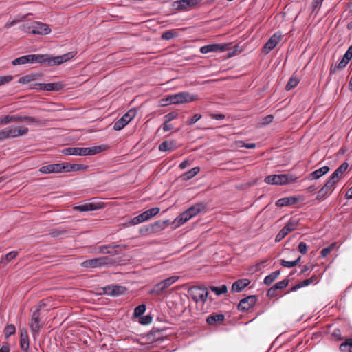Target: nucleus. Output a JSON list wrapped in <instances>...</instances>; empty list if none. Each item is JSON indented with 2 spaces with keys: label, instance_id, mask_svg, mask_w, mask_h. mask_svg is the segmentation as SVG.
I'll return each instance as SVG.
<instances>
[{
  "label": "nucleus",
  "instance_id": "nucleus-58",
  "mask_svg": "<svg viewBox=\"0 0 352 352\" xmlns=\"http://www.w3.org/2000/svg\"><path fill=\"white\" fill-rule=\"evenodd\" d=\"M298 250L302 254H306L307 251V244L305 242H300L298 245Z\"/></svg>",
  "mask_w": 352,
  "mask_h": 352
},
{
  "label": "nucleus",
  "instance_id": "nucleus-64",
  "mask_svg": "<svg viewBox=\"0 0 352 352\" xmlns=\"http://www.w3.org/2000/svg\"><path fill=\"white\" fill-rule=\"evenodd\" d=\"M324 0H314L312 7L314 9H316L321 6Z\"/></svg>",
  "mask_w": 352,
  "mask_h": 352
},
{
  "label": "nucleus",
  "instance_id": "nucleus-20",
  "mask_svg": "<svg viewBox=\"0 0 352 352\" xmlns=\"http://www.w3.org/2000/svg\"><path fill=\"white\" fill-rule=\"evenodd\" d=\"M101 208L102 204L100 202H89L75 206L74 209L80 212H88L97 210Z\"/></svg>",
  "mask_w": 352,
  "mask_h": 352
},
{
  "label": "nucleus",
  "instance_id": "nucleus-57",
  "mask_svg": "<svg viewBox=\"0 0 352 352\" xmlns=\"http://www.w3.org/2000/svg\"><path fill=\"white\" fill-rule=\"evenodd\" d=\"M12 122L11 116H5L0 118V125H6Z\"/></svg>",
  "mask_w": 352,
  "mask_h": 352
},
{
  "label": "nucleus",
  "instance_id": "nucleus-32",
  "mask_svg": "<svg viewBox=\"0 0 352 352\" xmlns=\"http://www.w3.org/2000/svg\"><path fill=\"white\" fill-rule=\"evenodd\" d=\"M225 319L223 314H214L208 316L206 319V322L208 324L212 325L217 322H223Z\"/></svg>",
  "mask_w": 352,
  "mask_h": 352
},
{
  "label": "nucleus",
  "instance_id": "nucleus-44",
  "mask_svg": "<svg viewBox=\"0 0 352 352\" xmlns=\"http://www.w3.org/2000/svg\"><path fill=\"white\" fill-rule=\"evenodd\" d=\"M298 82H299V81H298V80L296 77H292V78H290V79L289 80L287 84L286 85L285 89L287 91H289L292 89H293L295 87H296L297 85L298 84Z\"/></svg>",
  "mask_w": 352,
  "mask_h": 352
},
{
  "label": "nucleus",
  "instance_id": "nucleus-45",
  "mask_svg": "<svg viewBox=\"0 0 352 352\" xmlns=\"http://www.w3.org/2000/svg\"><path fill=\"white\" fill-rule=\"evenodd\" d=\"M18 254V252L12 251L6 254L1 259L2 263H7L14 258Z\"/></svg>",
  "mask_w": 352,
  "mask_h": 352
},
{
  "label": "nucleus",
  "instance_id": "nucleus-18",
  "mask_svg": "<svg viewBox=\"0 0 352 352\" xmlns=\"http://www.w3.org/2000/svg\"><path fill=\"white\" fill-rule=\"evenodd\" d=\"M226 49V46L225 45L218 44V43H212L207 45L202 46L199 51L201 54H208L209 52H224Z\"/></svg>",
  "mask_w": 352,
  "mask_h": 352
},
{
  "label": "nucleus",
  "instance_id": "nucleus-56",
  "mask_svg": "<svg viewBox=\"0 0 352 352\" xmlns=\"http://www.w3.org/2000/svg\"><path fill=\"white\" fill-rule=\"evenodd\" d=\"M162 101H164L166 102L165 104H175V94L168 95L166 96L165 99H163Z\"/></svg>",
  "mask_w": 352,
  "mask_h": 352
},
{
  "label": "nucleus",
  "instance_id": "nucleus-10",
  "mask_svg": "<svg viewBox=\"0 0 352 352\" xmlns=\"http://www.w3.org/2000/svg\"><path fill=\"white\" fill-rule=\"evenodd\" d=\"M64 85L60 82L36 83L33 89L50 91H58L63 89Z\"/></svg>",
  "mask_w": 352,
  "mask_h": 352
},
{
  "label": "nucleus",
  "instance_id": "nucleus-47",
  "mask_svg": "<svg viewBox=\"0 0 352 352\" xmlns=\"http://www.w3.org/2000/svg\"><path fill=\"white\" fill-rule=\"evenodd\" d=\"M289 284V280L287 279H284L281 281H279L276 283L275 285H274L272 287H274L276 290L278 289H282L285 288Z\"/></svg>",
  "mask_w": 352,
  "mask_h": 352
},
{
  "label": "nucleus",
  "instance_id": "nucleus-38",
  "mask_svg": "<svg viewBox=\"0 0 352 352\" xmlns=\"http://www.w3.org/2000/svg\"><path fill=\"white\" fill-rule=\"evenodd\" d=\"M342 352H352V339L346 340L340 346Z\"/></svg>",
  "mask_w": 352,
  "mask_h": 352
},
{
  "label": "nucleus",
  "instance_id": "nucleus-63",
  "mask_svg": "<svg viewBox=\"0 0 352 352\" xmlns=\"http://www.w3.org/2000/svg\"><path fill=\"white\" fill-rule=\"evenodd\" d=\"M168 123L169 122H165L162 126L163 131L165 132L170 131L173 129V125Z\"/></svg>",
  "mask_w": 352,
  "mask_h": 352
},
{
  "label": "nucleus",
  "instance_id": "nucleus-5",
  "mask_svg": "<svg viewBox=\"0 0 352 352\" xmlns=\"http://www.w3.org/2000/svg\"><path fill=\"white\" fill-rule=\"evenodd\" d=\"M110 260L108 256L97 257L82 261L80 263V266L88 269L100 268L109 264Z\"/></svg>",
  "mask_w": 352,
  "mask_h": 352
},
{
  "label": "nucleus",
  "instance_id": "nucleus-51",
  "mask_svg": "<svg viewBox=\"0 0 352 352\" xmlns=\"http://www.w3.org/2000/svg\"><path fill=\"white\" fill-rule=\"evenodd\" d=\"M176 36V33L172 30L166 31L162 34V38L165 40H169L174 38Z\"/></svg>",
  "mask_w": 352,
  "mask_h": 352
},
{
  "label": "nucleus",
  "instance_id": "nucleus-59",
  "mask_svg": "<svg viewBox=\"0 0 352 352\" xmlns=\"http://www.w3.org/2000/svg\"><path fill=\"white\" fill-rule=\"evenodd\" d=\"M151 322H152V317L148 315L145 316L140 319V323L142 324H148Z\"/></svg>",
  "mask_w": 352,
  "mask_h": 352
},
{
  "label": "nucleus",
  "instance_id": "nucleus-34",
  "mask_svg": "<svg viewBox=\"0 0 352 352\" xmlns=\"http://www.w3.org/2000/svg\"><path fill=\"white\" fill-rule=\"evenodd\" d=\"M166 226V221H158L154 223L151 224L150 228L153 229V232L154 234V233L158 232L164 230Z\"/></svg>",
  "mask_w": 352,
  "mask_h": 352
},
{
  "label": "nucleus",
  "instance_id": "nucleus-30",
  "mask_svg": "<svg viewBox=\"0 0 352 352\" xmlns=\"http://www.w3.org/2000/svg\"><path fill=\"white\" fill-rule=\"evenodd\" d=\"M192 219V215L189 214L186 210L179 214L175 219V222L177 226H182L188 221Z\"/></svg>",
  "mask_w": 352,
  "mask_h": 352
},
{
  "label": "nucleus",
  "instance_id": "nucleus-52",
  "mask_svg": "<svg viewBox=\"0 0 352 352\" xmlns=\"http://www.w3.org/2000/svg\"><path fill=\"white\" fill-rule=\"evenodd\" d=\"M178 116V113L175 111H173L170 113H168L165 116V122H170L174 119L177 118Z\"/></svg>",
  "mask_w": 352,
  "mask_h": 352
},
{
  "label": "nucleus",
  "instance_id": "nucleus-36",
  "mask_svg": "<svg viewBox=\"0 0 352 352\" xmlns=\"http://www.w3.org/2000/svg\"><path fill=\"white\" fill-rule=\"evenodd\" d=\"M178 279H179V276H173L168 277V278L162 280L160 283H162V287H164V288L166 290L170 285H172L176 281H177Z\"/></svg>",
  "mask_w": 352,
  "mask_h": 352
},
{
  "label": "nucleus",
  "instance_id": "nucleus-49",
  "mask_svg": "<svg viewBox=\"0 0 352 352\" xmlns=\"http://www.w3.org/2000/svg\"><path fill=\"white\" fill-rule=\"evenodd\" d=\"M335 246L336 243H332L329 246L323 248L320 252L322 257H326L331 252V251Z\"/></svg>",
  "mask_w": 352,
  "mask_h": 352
},
{
  "label": "nucleus",
  "instance_id": "nucleus-46",
  "mask_svg": "<svg viewBox=\"0 0 352 352\" xmlns=\"http://www.w3.org/2000/svg\"><path fill=\"white\" fill-rule=\"evenodd\" d=\"M349 62V60H345V58L342 57L341 60L336 66H335L334 68H331V72L334 73L336 72V69H340L345 67Z\"/></svg>",
  "mask_w": 352,
  "mask_h": 352
},
{
  "label": "nucleus",
  "instance_id": "nucleus-39",
  "mask_svg": "<svg viewBox=\"0 0 352 352\" xmlns=\"http://www.w3.org/2000/svg\"><path fill=\"white\" fill-rule=\"evenodd\" d=\"M210 289L212 292H214L217 296L226 294L228 292V289L226 285H222L220 287L212 286L210 287Z\"/></svg>",
  "mask_w": 352,
  "mask_h": 352
},
{
  "label": "nucleus",
  "instance_id": "nucleus-21",
  "mask_svg": "<svg viewBox=\"0 0 352 352\" xmlns=\"http://www.w3.org/2000/svg\"><path fill=\"white\" fill-rule=\"evenodd\" d=\"M348 164L346 162L342 163L331 175V177L329 178L333 182H335L336 184L338 182V181L340 179V178L342 177L344 173L347 170L348 168Z\"/></svg>",
  "mask_w": 352,
  "mask_h": 352
},
{
  "label": "nucleus",
  "instance_id": "nucleus-35",
  "mask_svg": "<svg viewBox=\"0 0 352 352\" xmlns=\"http://www.w3.org/2000/svg\"><path fill=\"white\" fill-rule=\"evenodd\" d=\"M165 291L164 287H162V283L160 282L155 284L153 287L148 292L149 294H153L155 296H160L163 294Z\"/></svg>",
  "mask_w": 352,
  "mask_h": 352
},
{
  "label": "nucleus",
  "instance_id": "nucleus-54",
  "mask_svg": "<svg viewBox=\"0 0 352 352\" xmlns=\"http://www.w3.org/2000/svg\"><path fill=\"white\" fill-rule=\"evenodd\" d=\"M142 222H144V221H143L142 219L141 218L140 214H139L138 216L135 217L134 218H133L129 222V225H130V226H135V225L140 224V223H141Z\"/></svg>",
  "mask_w": 352,
  "mask_h": 352
},
{
  "label": "nucleus",
  "instance_id": "nucleus-42",
  "mask_svg": "<svg viewBox=\"0 0 352 352\" xmlns=\"http://www.w3.org/2000/svg\"><path fill=\"white\" fill-rule=\"evenodd\" d=\"M145 311L146 305L144 304L140 305L135 308L133 315L135 317H140L144 314Z\"/></svg>",
  "mask_w": 352,
  "mask_h": 352
},
{
  "label": "nucleus",
  "instance_id": "nucleus-26",
  "mask_svg": "<svg viewBox=\"0 0 352 352\" xmlns=\"http://www.w3.org/2000/svg\"><path fill=\"white\" fill-rule=\"evenodd\" d=\"M330 168L327 166H322L315 171L312 172L308 176V179H318L322 177L323 175H326L329 171Z\"/></svg>",
  "mask_w": 352,
  "mask_h": 352
},
{
  "label": "nucleus",
  "instance_id": "nucleus-43",
  "mask_svg": "<svg viewBox=\"0 0 352 352\" xmlns=\"http://www.w3.org/2000/svg\"><path fill=\"white\" fill-rule=\"evenodd\" d=\"M16 329L14 324H10L6 327L3 333L6 338L15 333Z\"/></svg>",
  "mask_w": 352,
  "mask_h": 352
},
{
  "label": "nucleus",
  "instance_id": "nucleus-8",
  "mask_svg": "<svg viewBox=\"0 0 352 352\" xmlns=\"http://www.w3.org/2000/svg\"><path fill=\"white\" fill-rule=\"evenodd\" d=\"M202 0H178L173 3V9L177 10H189L201 3Z\"/></svg>",
  "mask_w": 352,
  "mask_h": 352
},
{
  "label": "nucleus",
  "instance_id": "nucleus-15",
  "mask_svg": "<svg viewBox=\"0 0 352 352\" xmlns=\"http://www.w3.org/2000/svg\"><path fill=\"white\" fill-rule=\"evenodd\" d=\"M30 327L33 334V336H36L38 334L41 328L38 309H36L35 311L33 312L32 315L31 321L30 322Z\"/></svg>",
  "mask_w": 352,
  "mask_h": 352
},
{
  "label": "nucleus",
  "instance_id": "nucleus-55",
  "mask_svg": "<svg viewBox=\"0 0 352 352\" xmlns=\"http://www.w3.org/2000/svg\"><path fill=\"white\" fill-rule=\"evenodd\" d=\"M201 118V115L199 113L195 114L191 118H190L188 121V124L189 125L194 124L197 122H198Z\"/></svg>",
  "mask_w": 352,
  "mask_h": 352
},
{
  "label": "nucleus",
  "instance_id": "nucleus-25",
  "mask_svg": "<svg viewBox=\"0 0 352 352\" xmlns=\"http://www.w3.org/2000/svg\"><path fill=\"white\" fill-rule=\"evenodd\" d=\"M280 35L274 34L271 38L265 43V53H268L270 50L274 49L279 43Z\"/></svg>",
  "mask_w": 352,
  "mask_h": 352
},
{
  "label": "nucleus",
  "instance_id": "nucleus-2",
  "mask_svg": "<svg viewBox=\"0 0 352 352\" xmlns=\"http://www.w3.org/2000/svg\"><path fill=\"white\" fill-rule=\"evenodd\" d=\"M21 29L26 33L33 34L46 35L51 32V29L47 25L37 21L23 23L21 25Z\"/></svg>",
  "mask_w": 352,
  "mask_h": 352
},
{
  "label": "nucleus",
  "instance_id": "nucleus-50",
  "mask_svg": "<svg viewBox=\"0 0 352 352\" xmlns=\"http://www.w3.org/2000/svg\"><path fill=\"white\" fill-rule=\"evenodd\" d=\"M13 79V76L10 75L1 76H0V86L6 85Z\"/></svg>",
  "mask_w": 352,
  "mask_h": 352
},
{
  "label": "nucleus",
  "instance_id": "nucleus-3",
  "mask_svg": "<svg viewBox=\"0 0 352 352\" xmlns=\"http://www.w3.org/2000/svg\"><path fill=\"white\" fill-rule=\"evenodd\" d=\"M75 56L74 52H71L60 56H50L48 54H42L43 60L41 65L47 66L58 65L63 63L67 62Z\"/></svg>",
  "mask_w": 352,
  "mask_h": 352
},
{
  "label": "nucleus",
  "instance_id": "nucleus-37",
  "mask_svg": "<svg viewBox=\"0 0 352 352\" xmlns=\"http://www.w3.org/2000/svg\"><path fill=\"white\" fill-rule=\"evenodd\" d=\"M36 79V75L35 74H28L24 76L21 77L19 79V82L22 85L28 84L32 81H34Z\"/></svg>",
  "mask_w": 352,
  "mask_h": 352
},
{
  "label": "nucleus",
  "instance_id": "nucleus-16",
  "mask_svg": "<svg viewBox=\"0 0 352 352\" xmlns=\"http://www.w3.org/2000/svg\"><path fill=\"white\" fill-rule=\"evenodd\" d=\"M10 138H14L19 136L26 135L28 132V129L26 126H8Z\"/></svg>",
  "mask_w": 352,
  "mask_h": 352
},
{
  "label": "nucleus",
  "instance_id": "nucleus-14",
  "mask_svg": "<svg viewBox=\"0 0 352 352\" xmlns=\"http://www.w3.org/2000/svg\"><path fill=\"white\" fill-rule=\"evenodd\" d=\"M335 184V182L329 179L324 186L318 191L316 199L318 201L324 200L327 195L333 192Z\"/></svg>",
  "mask_w": 352,
  "mask_h": 352
},
{
  "label": "nucleus",
  "instance_id": "nucleus-27",
  "mask_svg": "<svg viewBox=\"0 0 352 352\" xmlns=\"http://www.w3.org/2000/svg\"><path fill=\"white\" fill-rule=\"evenodd\" d=\"M297 201H298V199L295 197H283V198L278 199L276 202V206H277L278 207L291 206V205L296 204Z\"/></svg>",
  "mask_w": 352,
  "mask_h": 352
},
{
  "label": "nucleus",
  "instance_id": "nucleus-17",
  "mask_svg": "<svg viewBox=\"0 0 352 352\" xmlns=\"http://www.w3.org/2000/svg\"><path fill=\"white\" fill-rule=\"evenodd\" d=\"M256 302L254 296H249L248 297L241 299L238 305V309L240 311H247L250 309Z\"/></svg>",
  "mask_w": 352,
  "mask_h": 352
},
{
  "label": "nucleus",
  "instance_id": "nucleus-53",
  "mask_svg": "<svg viewBox=\"0 0 352 352\" xmlns=\"http://www.w3.org/2000/svg\"><path fill=\"white\" fill-rule=\"evenodd\" d=\"M10 138L9 131L8 127L0 130V141Z\"/></svg>",
  "mask_w": 352,
  "mask_h": 352
},
{
  "label": "nucleus",
  "instance_id": "nucleus-33",
  "mask_svg": "<svg viewBox=\"0 0 352 352\" xmlns=\"http://www.w3.org/2000/svg\"><path fill=\"white\" fill-rule=\"evenodd\" d=\"M120 245H102L98 247V252L100 254H113L115 253V251L113 250L116 248H118Z\"/></svg>",
  "mask_w": 352,
  "mask_h": 352
},
{
  "label": "nucleus",
  "instance_id": "nucleus-61",
  "mask_svg": "<svg viewBox=\"0 0 352 352\" xmlns=\"http://www.w3.org/2000/svg\"><path fill=\"white\" fill-rule=\"evenodd\" d=\"M150 227H151V224L145 226L144 228H141L140 232L142 234H144V233H147L148 234H153V229H151Z\"/></svg>",
  "mask_w": 352,
  "mask_h": 352
},
{
  "label": "nucleus",
  "instance_id": "nucleus-7",
  "mask_svg": "<svg viewBox=\"0 0 352 352\" xmlns=\"http://www.w3.org/2000/svg\"><path fill=\"white\" fill-rule=\"evenodd\" d=\"M135 115L136 111L135 109H130L114 123L113 129L116 131L122 130L131 120L135 118Z\"/></svg>",
  "mask_w": 352,
  "mask_h": 352
},
{
  "label": "nucleus",
  "instance_id": "nucleus-12",
  "mask_svg": "<svg viewBox=\"0 0 352 352\" xmlns=\"http://www.w3.org/2000/svg\"><path fill=\"white\" fill-rule=\"evenodd\" d=\"M298 226V222L296 220L289 221L285 226L278 233L276 236V241L278 242L285 237L290 232L296 229Z\"/></svg>",
  "mask_w": 352,
  "mask_h": 352
},
{
  "label": "nucleus",
  "instance_id": "nucleus-11",
  "mask_svg": "<svg viewBox=\"0 0 352 352\" xmlns=\"http://www.w3.org/2000/svg\"><path fill=\"white\" fill-rule=\"evenodd\" d=\"M287 175H272L265 177V183L275 185H283L291 182Z\"/></svg>",
  "mask_w": 352,
  "mask_h": 352
},
{
  "label": "nucleus",
  "instance_id": "nucleus-9",
  "mask_svg": "<svg viewBox=\"0 0 352 352\" xmlns=\"http://www.w3.org/2000/svg\"><path fill=\"white\" fill-rule=\"evenodd\" d=\"M175 104L192 102L199 100L198 95L192 94L187 91L179 92L175 94Z\"/></svg>",
  "mask_w": 352,
  "mask_h": 352
},
{
  "label": "nucleus",
  "instance_id": "nucleus-31",
  "mask_svg": "<svg viewBox=\"0 0 352 352\" xmlns=\"http://www.w3.org/2000/svg\"><path fill=\"white\" fill-rule=\"evenodd\" d=\"M205 209V206L203 204H197L190 208H189L186 211L189 212L190 215H192V218L197 214H198L199 212L203 211Z\"/></svg>",
  "mask_w": 352,
  "mask_h": 352
},
{
  "label": "nucleus",
  "instance_id": "nucleus-48",
  "mask_svg": "<svg viewBox=\"0 0 352 352\" xmlns=\"http://www.w3.org/2000/svg\"><path fill=\"white\" fill-rule=\"evenodd\" d=\"M160 209L159 208H152L151 209H148L146 211H144L148 217V218L150 219L153 217L155 216L160 212Z\"/></svg>",
  "mask_w": 352,
  "mask_h": 352
},
{
  "label": "nucleus",
  "instance_id": "nucleus-1",
  "mask_svg": "<svg viewBox=\"0 0 352 352\" xmlns=\"http://www.w3.org/2000/svg\"><path fill=\"white\" fill-rule=\"evenodd\" d=\"M109 148L106 144L95 146L93 147H67L62 150V153L65 155L87 156L94 155Z\"/></svg>",
  "mask_w": 352,
  "mask_h": 352
},
{
  "label": "nucleus",
  "instance_id": "nucleus-60",
  "mask_svg": "<svg viewBox=\"0 0 352 352\" xmlns=\"http://www.w3.org/2000/svg\"><path fill=\"white\" fill-rule=\"evenodd\" d=\"M343 58H345V60H350L352 58V45H351L344 55L343 56Z\"/></svg>",
  "mask_w": 352,
  "mask_h": 352
},
{
  "label": "nucleus",
  "instance_id": "nucleus-28",
  "mask_svg": "<svg viewBox=\"0 0 352 352\" xmlns=\"http://www.w3.org/2000/svg\"><path fill=\"white\" fill-rule=\"evenodd\" d=\"M20 344L23 351H28L29 349L28 335L26 330L21 331L20 338Z\"/></svg>",
  "mask_w": 352,
  "mask_h": 352
},
{
  "label": "nucleus",
  "instance_id": "nucleus-41",
  "mask_svg": "<svg viewBox=\"0 0 352 352\" xmlns=\"http://www.w3.org/2000/svg\"><path fill=\"white\" fill-rule=\"evenodd\" d=\"M301 257L299 256L297 259L293 261H287L285 260H282L280 263L283 267L291 268L298 265L299 261H300Z\"/></svg>",
  "mask_w": 352,
  "mask_h": 352
},
{
  "label": "nucleus",
  "instance_id": "nucleus-6",
  "mask_svg": "<svg viewBox=\"0 0 352 352\" xmlns=\"http://www.w3.org/2000/svg\"><path fill=\"white\" fill-rule=\"evenodd\" d=\"M42 54H29L16 58L12 61L13 65L38 63L41 64Z\"/></svg>",
  "mask_w": 352,
  "mask_h": 352
},
{
  "label": "nucleus",
  "instance_id": "nucleus-23",
  "mask_svg": "<svg viewBox=\"0 0 352 352\" xmlns=\"http://www.w3.org/2000/svg\"><path fill=\"white\" fill-rule=\"evenodd\" d=\"M250 283V281L248 278L239 279L232 284L231 290L232 292H240L244 289Z\"/></svg>",
  "mask_w": 352,
  "mask_h": 352
},
{
  "label": "nucleus",
  "instance_id": "nucleus-13",
  "mask_svg": "<svg viewBox=\"0 0 352 352\" xmlns=\"http://www.w3.org/2000/svg\"><path fill=\"white\" fill-rule=\"evenodd\" d=\"M38 170L43 174L58 173L65 172L64 163L52 164L43 166L39 168Z\"/></svg>",
  "mask_w": 352,
  "mask_h": 352
},
{
  "label": "nucleus",
  "instance_id": "nucleus-40",
  "mask_svg": "<svg viewBox=\"0 0 352 352\" xmlns=\"http://www.w3.org/2000/svg\"><path fill=\"white\" fill-rule=\"evenodd\" d=\"M280 272L279 270H276L268 276H265V285H268L272 283L274 280H276L280 275Z\"/></svg>",
  "mask_w": 352,
  "mask_h": 352
},
{
  "label": "nucleus",
  "instance_id": "nucleus-29",
  "mask_svg": "<svg viewBox=\"0 0 352 352\" xmlns=\"http://www.w3.org/2000/svg\"><path fill=\"white\" fill-rule=\"evenodd\" d=\"M200 171V168L198 166L192 168L191 170L184 173L182 176V179L184 181H188L193 178L196 176L199 172Z\"/></svg>",
  "mask_w": 352,
  "mask_h": 352
},
{
  "label": "nucleus",
  "instance_id": "nucleus-19",
  "mask_svg": "<svg viewBox=\"0 0 352 352\" xmlns=\"http://www.w3.org/2000/svg\"><path fill=\"white\" fill-rule=\"evenodd\" d=\"M104 293L109 296H116L124 294L126 289L120 285H108L104 288Z\"/></svg>",
  "mask_w": 352,
  "mask_h": 352
},
{
  "label": "nucleus",
  "instance_id": "nucleus-4",
  "mask_svg": "<svg viewBox=\"0 0 352 352\" xmlns=\"http://www.w3.org/2000/svg\"><path fill=\"white\" fill-rule=\"evenodd\" d=\"M188 294L192 299L196 302H204L208 297V292L206 287L193 286L188 289Z\"/></svg>",
  "mask_w": 352,
  "mask_h": 352
},
{
  "label": "nucleus",
  "instance_id": "nucleus-22",
  "mask_svg": "<svg viewBox=\"0 0 352 352\" xmlns=\"http://www.w3.org/2000/svg\"><path fill=\"white\" fill-rule=\"evenodd\" d=\"M65 172H83L88 166L84 164L64 163Z\"/></svg>",
  "mask_w": 352,
  "mask_h": 352
},
{
  "label": "nucleus",
  "instance_id": "nucleus-24",
  "mask_svg": "<svg viewBox=\"0 0 352 352\" xmlns=\"http://www.w3.org/2000/svg\"><path fill=\"white\" fill-rule=\"evenodd\" d=\"M178 146L174 140L162 142L159 146V150L162 152L172 151L177 148Z\"/></svg>",
  "mask_w": 352,
  "mask_h": 352
},
{
  "label": "nucleus",
  "instance_id": "nucleus-62",
  "mask_svg": "<svg viewBox=\"0 0 352 352\" xmlns=\"http://www.w3.org/2000/svg\"><path fill=\"white\" fill-rule=\"evenodd\" d=\"M278 295L277 290L274 289V287H272L270 289L267 291V296L269 297H275Z\"/></svg>",
  "mask_w": 352,
  "mask_h": 352
}]
</instances>
